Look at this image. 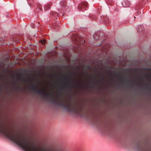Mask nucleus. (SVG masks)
I'll use <instances>...</instances> for the list:
<instances>
[{
  "mask_svg": "<svg viewBox=\"0 0 151 151\" xmlns=\"http://www.w3.org/2000/svg\"><path fill=\"white\" fill-rule=\"evenodd\" d=\"M30 87L31 89L32 90L37 93H40L43 96H47L49 95V94L48 93H46L44 91H41L36 85H32L30 86Z\"/></svg>",
  "mask_w": 151,
  "mask_h": 151,
  "instance_id": "f257e3e1",
  "label": "nucleus"
},
{
  "mask_svg": "<svg viewBox=\"0 0 151 151\" xmlns=\"http://www.w3.org/2000/svg\"><path fill=\"white\" fill-rule=\"evenodd\" d=\"M88 7V4L86 2H81L79 5V8L81 9L82 11H83L86 8Z\"/></svg>",
  "mask_w": 151,
  "mask_h": 151,
  "instance_id": "f03ea898",
  "label": "nucleus"
},
{
  "mask_svg": "<svg viewBox=\"0 0 151 151\" xmlns=\"http://www.w3.org/2000/svg\"><path fill=\"white\" fill-rule=\"evenodd\" d=\"M122 6L124 7L129 6L130 5V4L128 0H125L122 2Z\"/></svg>",
  "mask_w": 151,
  "mask_h": 151,
  "instance_id": "7ed1b4c3",
  "label": "nucleus"
},
{
  "mask_svg": "<svg viewBox=\"0 0 151 151\" xmlns=\"http://www.w3.org/2000/svg\"><path fill=\"white\" fill-rule=\"evenodd\" d=\"M60 4L63 7H65V3L64 1H61L60 2Z\"/></svg>",
  "mask_w": 151,
  "mask_h": 151,
  "instance_id": "20e7f679",
  "label": "nucleus"
},
{
  "mask_svg": "<svg viewBox=\"0 0 151 151\" xmlns=\"http://www.w3.org/2000/svg\"><path fill=\"white\" fill-rule=\"evenodd\" d=\"M50 7V4H46L44 6V9L45 10H47L49 9Z\"/></svg>",
  "mask_w": 151,
  "mask_h": 151,
  "instance_id": "39448f33",
  "label": "nucleus"
},
{
  "mask_svg": "<svg viewBox=\"0 0 151 151\" xmlns=\"http://www.w3.org/2000/svg\"><path fill=\"white\" fill-rule=\"evenodd\" d=\"M62 85L63 87H65L66 86H68V84L67 83L65 82V83H62Z\"/></svg>",
  "mask_w": 151,
  "mask_h": 151,
  "instance_id": "423d86ee",
  "label": "nucleus"
},
{
  "mask_svg": "<svg viewBox=\"0 0 151 151\" xmlns=\"http://www.w3.org/2000/svg\"><path fill=\"white\" fill-rule=\"evenodd\" d=\"M41 43L42 44H44L45 42V41L44 40H41Z\"/></svg>",
  "mask_w": 151,
  "mask_h": 151,
  "instance_id": "0eeeda50",
  "label": "nucleus"
},
{
  "mask_svg": "<svg viewBox=\"0 0 151 151\" xmlns=\"http://www.w3.org/2000/svg\"><path fill=\"white\" fill-rule=\"evenodd\" d=\"M141 13V12L140 11H138V12L136 13L137 15H139Z\"/></svg>",
  "mask_w": 151,
  "mask_h": 151,
  "instance_id": "6e6552de",
  "label": "nucleus"
},
{
  "mask_svg": "<svg viewBox=\"0 0 151 151\" xmlns=\"http://www.w3.org/2000/svg\"><path fill=\"white\" fill-rule=\"evenodd\" d=\"M93 38H94V39H96V40H97V39H97L96 38L95 36H93Z\"/></svg>",
  "mask_w": 151,
  "mask_h": 151,
  "instance_id": "1a4fd4ad",
  "label": "nucleus"
},
{
  "mask_svg": "<svg viewBox=\"0 0 151 151\" xmlns=\"http://www.w3.org/2000/svg\"><path fill=\"white\" fill-rule=\"evenodd\" d=\"M56 14V13L55 12H53L52 13V14L53 15H55V14Z\"/></svg>",
  "mask_w": 151,
  "mask_h": 151,
  "instance_id": "9d476101",
  "label": "nucleus"
},
{
  "mask_svg": "<svg viewBox=\"0 0 151 151\" xmlns=\"http://www.w3.org/2000/svg\"><path fill=\"white\" fill-rule=\"evenodd\" d=\"M138 32L139 33H140L139 30H138Z\"/></svg>",
  "mask_w": 151,
  "mask_h": 151,
  "instance_id": "9b49d317",
  "label": "nucleus"
},
{
  "mask_svg": "<svg viewBox=\"0 0 151 151\" xmlns=\"http://www.w3.org/2000/svg\"><path fill=\"white\" fill-rule=\"evenodd\" d=\"M65 80H66H66H67V79L66 78H65Z\"/></svg>",
  "mask_w": 151,
  "mask_h": 151,
  "instance_id": "f8f14e48",
  "label": "nucleus"
},
{
  "mask_svg": "<svg viewBox=\"0 0 151 151\" xmlns=\"http://www.w3.org/2000/svg\"><path fill=\"white\" fill-rule=\"evenodd\" d=\"M57 14L58 15H59L60 14L59 13H57Z\"/></svg>",
  "mask_w": 151,
  "mask_h": 151,
  "instance_id": "ddd939ff",
  "label": "nucleus"
}]
</instances>
